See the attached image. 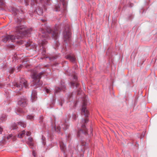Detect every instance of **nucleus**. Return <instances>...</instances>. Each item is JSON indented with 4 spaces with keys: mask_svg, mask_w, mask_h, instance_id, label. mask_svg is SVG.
I'll list each match as a JSON object with an SVG mask.
<instances>
[{
    "mask_svg": "<svg viewBox=\"0 0 157 157\" xmlns=\"http://www.w3.org/2000/svg\"><path fill=\"white\" fill-rule=\"evenodd\" d=\"M80 92V90H79V92H78V94H79V93Z\"/></svg>",
    "mask_w": 157,
    "mask_h": 157,
    "instance_id": "nucleus-45",
    "label": "nucleus"
},
{
    "mask_svg": "<svg viewBox=\"0 0 157 157\" xmlns=\"http://www.w3.org/2000/svg\"><path fill=\"white\" fill-rule=\"evenodd\" d=\"M26 99L24 97L21 98L19 100L18 102V104L21 106L24 107L27 105Z\"/></svg>",
    "mask_w": 157,
    "mask_h": 157,
    "instance_id": "nucleus-12",
    "label": "nucleus"
},
{
    "mask_svg": "<svg viewBox=\"0 0 157 157\" xmlns=\"http://www.w3.org/2000/svg\"><path fill=\"white\" fill-rule=\"evenodd\" d=\"M41 117H40V119H41Z\"/></svg>",
    "mask_w": 157,
    "mask_h": 157,
    "instance_id": "nucleus-49",
    "label": "nucleus"
},
{
    "mask_svg": "<svg viewBox=\"0 0 157 157\" xmlns=\"http://www.w3.org/2000/svg\"><path fill=\"white\" fill-rule=\"evenodd\" d=\"M42 122V120H41V121H40V122Z\"/></svg>",
    "mask_w": 157,
    "mask_h": 157,
    "instance_id": "nucleus-46",
    "label": "nucleus"
},
{
    "mask_svg": "<svg viewBox=\"0 0 157 157\" xmlns=\"http://www.w3.org/2000/svg\"><path fill=\"white\" fill-rule=\"evenodd\" d=\"M33 139L32 138L29 137L28 139V144L31 147H34V144L33 142Z\"/></svg>",
    "mask_w": 157,
    "mask_h": 157,
    "instance_id": "nucleus-18",
    "label": "nucleus"
},
{
    "mask_svg": "<svg viewBox=\"0 0 157 157\" xmlns=\"http://www.w3.org/2000/svg\"><path fill=\"white\" fill-rule=\"evenodd\" d=\"M2 86V85L0 83V88H1Z\"/></svg>",
    "mask_w": 157,
    "mask_h": 157,
    "instance_id": "nucleus-39",
    "label": "nucleus"
},
{
    "mask_svg": "<svg viewBox=\"0 0 157 157\" xmlns=\"http://www.w3.org/2000/svg\"><path fill=\"white\" fill-rule=\"evenodd\" d=\"M43 0H40V2L41 4L44 6L45 4H47V3L49 1V0H45L46 2H44L43 1ZM64 0H60V1L62 2V5L63 7L64 10L65 9V3L64 2Z\"/></svg>",
    "mask_w": 157,
    "mask_h": 157,
    "instance_id": "nucleus-15",
    "label": "nucleus"
},
{
    "mask_svg": "<svg viewBox=\"0 0 157 157\" xmlns=\"http://www.w3.org/2000/svg\"><path fill=\"white\" fill-rule=\"evenodd\" d=\"M45 90L46 92L47 93H49L50 92V89L47 87L45 88Z\"/></svg>",
    "mask_w": 157,
    "mask_h": 157,
    "instance_id": "nucleus-30",
    "label": "nucleus"
},
{
    "mask_svg": "<svg viewBox=\"0 0 157 157\" xmlns=\"http://www.w3.org/2000/svg\"><path fill=\"white\" fill-rule=\"evenodd\" d=\"M26 118L28 119L32 120L33 118V116L32 115H28L27 116Z\"/></svg>",
    "mask_w": 157,
    "mask_h": 157,
    "instance_id": "nucleus-29",
    "label": "nucleus"
},
{
    "mask_svg": "<svg viewBox=\"0 0 157 157\" xmlns=\"http://www.w3.org/2000/svg\"><path fill=\"white\" fill-rule=\"evenodd\" d=\"M20 125L23 128H25L26 127V123L24 122L20 121L17 124L14 123L12 125V128L13 129H15L17 128V125Z\"/></svg>",
    "mask_w": 157,
    "mask_h": 157,
    "instance_id": "nucleus-13",
    "label": "nucleus"
},
{
    "mask_svg": "<svg viewBox=\"0 0 157 157\" xmlns=\"http://www.w3.org/2000/svg\"><path fill=\"white\" fill-rule=\"evenodd\" d=\"M82 100L83 101V104L81 111L82 113L85 115L86 118L82 120L81 125V128L77 132V136L78 137H80L82 135H86L87 134V130L85 126V124H86L88 121V119L87 117H88L89 114V112L85 107L87 104V97L85 96V97H83Z\"/></svg>",
    "mask_w": 157,
    "mask_h": 157,
    "instance_id": "nucleus-3",
    "label": "nucleus"
},
{
    "mask_svg": "<svg viewBox=\"0 0 157 157\" xmlns=\"http://www.w3.org/2000/svg\"><path fill=\"white\" fill-rule=\"evenodd\" d=\"M32 154H33V156L34 157H36V153L34 151H33Z\"/></svg>",
    "mask_w": 157,
    "mask_h": 157,
    "instance_id": "nucleus-35",
    "label": "nucleus"
},
{
    "mask_svg": "<svg viewBox=\"0 0 157 157\" xmlns=\"http://www.w3.org/2000/svg\"><path fill=\"white\" fill-rule=\"evenodd\" d=\"M69 126V125L66 121H65L63 123L61 124V128L64 130L67 129Z\"/></svg>",
    "mask_w": 157,
    "mask_h": 157,
    "instance_id": "nucleus-16",
    "label": "nucleus"
},
{
    "mask_svg": "<svg viewBox=\"0 0 157 157\" xmlns=\"http://www.w3.org/2000/svg\"><path fill=\"white\" fill-rule=\"evenodd\" d=\"M14 71L15 69L13 68L10 67L9 69V71L10 74H12Z\"/></svg>",
    "mask_w": 157,
    "mask_h": 157,
    "instance_id": "nucleus-26",
    "label": "nucleus"
},
{
    "mask_svg": "<svg viewBox=\"0 0 157 157\" xmlns=\"http://www.w3.org/2000/svg\"><path fill=\"white\" fill-rule=\"evenodd\" d=\"M54 129L58 133H59L60 132V127L59 126L56 127V126H54Z\"/></svg>",
    "mask_w": 157,
    "mask_h": 157,
    "instance_id": "nucleus-23",
    "label": "nucleus"
},
{
    "mask_svg": "<svg viewBox=\"0 0 157 157\" xmlns=\"http://www.w3.org/2000/svg\"><path fill=\"white\" fill-rule=\"evenodd\" d=\"M11 10L12 14L15 16L14 18L15 21L19 23L24 18V14L23 11L21 9L18 10L12 7Z\"/></svg>",
    "mask_w": 157,
    "mask_h": 157,
    "instance_id": "nucleus-5",
    "label": "nucleus"
},
{
    "mask_svg": "<svg viewBox=\"0 0 157 157\" xmlns=\"http://www.w3.org/2000/svg\"><path fill=\"white\" fill-rule=\"evenodd\" d=\"M27 136H29L31 135V132H27L26 133Z\"/></svg>",
    "mask_w": 157,
    "mask_h": 157,
    "instance_id": "nucleus-33",
    "label": "nucleus"
},
{
    "mask_svg": "<svg viewBox=\"0 0 157 157\" xmlns=\"http://www.w3.org/2000/svg\"><path fill=\"white\" fill-rule=\"evenodd\" d=\"M32 43L30 41L27 42H26L25 43V45L26 47H32V46H33V45H32Z\"/></svg>",
    "mask_w": 157,
    "mask_h": 157,
    "instance_id": "nucleus-24",
    "label": "nucleus"
},
{
    "mask_svg": "<svg viewBox=\"0 0 157 157\" xmlns=\"http://www.w3.org/2000/svg\"><path fill=\"white\" fill-rule=\"evenodd\" d=\"M17 36L14 35H6L2 36V41L4 42L11 40L12 42H17L16 40L19 39L23 36L25 37L29 36L32 29L30 28L25 30L24 26H20L16 28Z\"/></svg>",
    "mask_w": 157,
    "mask_h": 157,
    "instance_id": "nucleus-2",
    "label": "nucleus"
},
{
    "mask_svg": "<svg viewBox=\"0 0 157 157\" xmlns=\"http://www.w3.org/2000/svg\"><path fill=\"white\" fill-rule=\"evenodd\" d=\"M71 33L69 28L65 29L64 32V41L66 43H69L71 40Z\"/></svg>",
    "mask_w": 157,
    "mask_h": 157,
    "instance_id": "nucleus-8",
    "label": "nucleus"
},
{
    "mask_svg": "<svg viewBox=\"0 0 157 157\" xmlns=\"http://www.w3.org/2000/svg\"><path fill=\"white\" fill-rule=\"evenodd\" d=\"M41 21H42L43 22H44L45 21V20L43 19H41Z\"/></svg>",
    "mask_w": 157,
    "mask_h": 157,
    "instance_id": "nucleus-41",
    "label": "nucleus"
},
{
    "mask_svg": "<svg viewBox=\"0 0 157 157\" xmlns=\"http://www.w3.org/2000/svg\"><path fill=\"white\" fill-rule=\"evenodd\" d=\"M73 82H71V86H75L76 88H77L78 90L79 89L80 87H79V84L76 81L77 80V76L75 75H74L73 76Z\"/></svg>",
    "mask_w": 157,
    "mask_h": 157,
    "instance_id": "nucleus-11",
    "label": "nucleus"
},
{
    "mask_svg": "<svg viewBox=\"0 0 157 157\" xmlns=\"http://www.w3.org/2000/svg\"><path fill=\"white\" fill-rule=\"evenodd\" d=\"M28 5V3H26V5Z\"/></svg>",
    "mask_w": 157,
    "mask_h": 157,
    "instance_id": "nucleus-44",
    "label": "nucleus"
},
{
    "mask_svg": "<svg viewBox=\"0 0 157 157\" xmlns=\"http://www.w3.org/2000/svg\"><path fill=\"white\" fill-rule=\"evenodd\" d=\"M29 14H30L31 16V15H32V14L31 13H29Z\"/></svg>",
    "mask_w": 157,
    "mask_h": 157,
    "instance_id": "nucleus-42",
    "label": "nucleus"
},
{
    "mask_svg": "<svg viewBox=\"0 0 157 157\" xmlns=\"http://www.w3.org/2000/svg\"><path fill=\"white\" fill-rule=\"evenodd\" d=\"M72 117L75 120L77 118V116L76 114H73L72 115Z\"/></svg>",
    "mask_w": 157,
    "mask_h": 157,
    "instance_id": "nucleus-31",
    "label": "nucleus"
},
{
    "mask_svg": "<svg viewBox=\"0 0 157 157\" xmlns=\"http://www.w3.org/2000/svg\"><path fill=\"white\" fill-rule=\"evenodd\" d=\"M4 4V0H0V5H2Z\"/></svg>",
    "mask_w": 157,
    "mask_h": 157,
    "instance_id": "nucleus-32",
    "label": "nucleus"
},
{
    "mask_svg": "<svg viewBox=\"0 0 157 157\" xmlns=\"http://www.w3.org/2000/svg\"><path fill=\"white\" fill-rule=\"evenodd\" d=\"M66 90V87L65 86L64 83H63L61 85L60 87H56L55 89L54 94L56 95V94H58L59 92L62 90L64 92Z\"/></svg>",
    "mask_w": 157,
    "mask_h": 157,
    "instance_id": "nucleus-10",
    "label": "nucleus"
},
{
    "mask_svg": "<svg viewBox=\"0 0 157 157\" xmlns=\"http://www.w3.org/2000/svg\"><path fill=\"white\" fill-rule=\"evenodd\" d=\"M41 139L42 140L43 144L45 145V138L43 136H42Z\"/></svg>",
    "mask_w": 157,
    "mask_h": 157,
    "instance_id": "nucleus-28",
    "label": "nucleus"
},
{
    "mask_svg": "<svg viewBox=\"0 0 157 157\" xmlns=\"http://www.w3.org/2000/svg\"><path fill=\"white\" fill-rule=\"evenodd\" d=\"M13 87L14 88H17L19 90H21L24 86L26 88L28 87V85L27 83V81L24 78L21 79L19 83H18L15 82L13 84Z\"/></svg>",
    "mask_w": 157,
    "mask_h": 157,
    "instance_id": "nucleus-7",
    "label": "nucleus"
},
{
    "mask_svg": "<svg viewBox=\"0 0 157 157\" xmlns=\"http://www.w3.org/2000/svg\"><path fill=\"white\" fill-rule=\"evenodd\" d=\"M44 74L43 72L37 73L36 71H35L32 72L31 77L33 79V86L38 85V86H40L42 85L43 83L40 80V79Z\"/></svg>",
    "mask_w": 157,
    "mask_h": 157,
    "instance_id": "nucleus-4",
    "label": "nucleus"
},
{
    "mask_svg": "<svg viewBox=\"0 0 157 157\" xmlns=\"http://www.w3.org/2000/svg\"><path fill=\"white\" fill-rule=\"evenodd\" d=\"M133 6V4L132 3H130L129 4V6L130 7H132Z\"/></svg>",
    "mask_w": 157,
    "mask_h": 157,
    "instance_id": "nucleus-37",
    "label": "nucleus"
},
{
    "mask_svg": "<svg viewBox=\"0 0 157 157\" xmlns=\"http://www.w3.org/2000/svg\"><path fill=\"white\" fill-rule=\"evenodd\" d=\"M63 102V100H62L61 101H60L59 104L61 106H62Z\"/></svg>",
    "mask_w": 157,
    "mask_h": 157,
    "instance_id": "nucleus-34",
    "label": "nucleus"
},
{
    "mask_svg": "<svg viewBox=\"0 0 157 157\" xmlns=\"http://www.w3.org/2000/svg\"><path fill=\"white\" fill-rule=\"evenodd\" d=\"M61 84H63V83H64V82H63V83H62V82H61Z\"/></svg>",
    "mask_w": 157,
    "mask_h": 157,
    "instance_id": "nucleus-47",
    "label": "nucleus"
},
{
    "mask_svg": "<svg viewBox=\"0 0 157 157\" xmlns=\"http://www.w3.org/2000/svg\"><path fill=\"white\" fill-rule=\"evenodd\" d=\"M93 131V129L92 128H90V132L91 133H92Z\"/></svg>",
    "mask_w": 157,
    "mask_h": 157,
    "instance_id": "nucleus-38",
    "label": "nucleus"
},
{
    "mask_svg": "<svg viewBox=\"0 0 157 157\" xmlns=\"http://www.w3.org/2000/svg\"><path fill=\"white\" fill-rule=\"evenodd\" d=\"M79 124H77V125H79Z\"/></svg>",
    "mask_w": 157,
    "mask_h": 157,
    "instance_id": "nucleus-48",
    "label": "nucleus"
},
{
    "mask_svg": "<svg viewBox=\"0 0 157 157\" xmlns=\"http://www.w3.org/2000/svg\"><path fill=\"white\" fill-rule=\"evenodd\" d=\"M33 48H35V47H36V46H35V45H34V46H33Z\"/></svg>",
    "mask_w": 157,
    "mask_h": 157,
    "instance_id": "nucleus-43",
    "label": "nucleus"
},
{
    "mask_svg": "<svg viewBox=\"0 0 157 157\" xmlns=\"http://www.w3.org/2000/svg\"><path fill=\"white\" fill-rule=\"evenodd\" d=\"M16 113L17 114H18V113H24V112L23 111V110L21 108H17L16 109Z\"/></svg>",
    "mask_w": 157,
    "mask_h": 157,
    "instance_id": "nucleus-22",
    "label": "nucleus"
},
{
    "mask_svg": "<svg viewBox=\"0 0 157 157\" xmlns=\"http://www.w3.org/2000/svg\"><path fill=\"white\" fill-rule=\"evenodd\" d=\"M55 10L56 11H58L61 10L59 4L56 6Z\"/></svg>",
    "mask_w": 157,
    "mask_h": 157,
    "instance_id": "nucleus-25",
    "label": "nucleus"
},
{
    "mask_svg": "<svg viewBox=\"0 0 157 157\" xmlns=\"http://www.w3.org/2000/svg\"><path fill=\"white\" fill-rule=\"evenodd\" d=\"M61 6V5H59V6Z\"/></svg>",
    "mask_w": 157,
    "mask_h": 157,
    "instance_id": "nucleus-50",
    "label": "nucleus"
},
{
    "mask_svg": "<svg viewBox=\"0 0 157 157\" xmlns=\"http://www.w3.org/2000/svg\"><path fill=\"white\" fill-rule=\"evenodd\" d=\"M66 59H69L72 62H74L75 60V58L70 55H67L66 56Z\"/></svg>",
    "mask_w": 157,
    "mask_h": 157,
    "instance_id": "nucleus-19",
    "label": "nucleus"
},
{
    "mask_svg": "<svg viewBox=\"0 0 157 157\" xmlns=\"http://www.w3.org/2000/svg\"><path fill=\"white\" fill-rule=\"evenodd\" d=\"M43 26H44V27H43L40 29V31L42 34L39 43L40 44V48L42 47L40 49L41 53L44 56L43 57L40 58V59H43L45 58H49L50 60H54L57 58L56 56H53L51 57L46 56V50L45 48V45L47 43V40L49 38V34H51L52 38L55 40L58 38L59 36V31L57 29H55L53 30L50 27L45 24Z\"/></svg>",
    "mask_w": 157,
    "mask_h": 157,
    "instance_id": "nucleus-1",
    "label": "nucleus"
},
{
    "mask_svg": "<svg viewBox=\"0 0 157 157\" xmlns=\"http://www.w3.org/2000/svg\"><path fill=\"white\" fill-rule=\"evenodd\" d=\"M6 118V116L5 115L3 114L0 118V123L2 122L3 121H5Z\"/></svg>",
    "mask_w": 157,
    "mask_h": 157,
    "instance_id": "nucleus-21",
    "label": "nucleus"
},
{
    "mask_svg": "<svg viewBox=\"0 0 157 157\" xmlns=\"http://www.w3.org/2000/svg\"><path fill=\"white\" fill-rule=\"evenodd\" d=\"M2 128L0 127V134L2 133Z\"/></svg>",
    "mask_w": 157,
    "mask_h": 157,
    "instance_id": "nucleus-36",
    "label": "nucleus"
},
{
    "mask_svg": "<svg viewBox=\"0 0 157 157\" xmlns=\"http://www.w3.org/2000/svg\"><path fill=\"white\" fill-rule=\"evenodd\" d=\"M60 147L62 151H64L66 149V145L61 141H59Z\"/></svg>",
    "mask_w": 157,
    "mask_h": 157,
    "instance_id": "nucleus-17",
    "label": "nucleus"
},
{
    "mask_svg": "<svg viewBox=\"0 0 157 157\" xmlns=\"http://www.w3.org/2000/svg\"><path fill=\"white\" fill-rule=\"evenodd\" d=\"M25 131L23 130L18 134V137L20 138H21L25 135Z\"/></svg>",
    "mask_w": 157,
    "mask_h": 157,
    "instance_id": "nucleus-20",
    "label": "nucleus"
},
{
    "mask_svg": "<svg viewBox=\"0 0 157 157\" xmlns=\"http://www.w3.org/2000/svg\"><path fill=\"white\" fill-rule=\"evenodd\" d=\"M6 139L7 140H12L13 141H15L16 139V136L11 134L5 136L4 138L0 141V145L2 146L5 144L6 142Z\"/></svg>",
    "mask_w": 157,
    "mask_h": 157,
    "instance_id": "nucleus-9",
    "label": "nucleus"
},
{
    "mask_svg": "<svg viewBox=\"0 0 157 157\" xmlns=\"http://www.w3.org/2000/svg\"><path fill=\"white\" fill-rule=\"evenodd\" d=\"M28 3H30L32 6L34 7V6L36 5L37 7L36 9L34 11V13H36L38 15H41L43 14V11L42 9L40 8V6H39V4L37 1V0H28Z\"/></svg>",
    "mask_w": 157,
    "mask_h": 157,
    "instance_id": "nucleus-6",
    "label": "nucleus"
},
{
    "mask_svg": "<svg viewBox=\"0 0 157 157\" xmlns=\"http://www.w3.org/2000/svg\"><path fill=\"white\" fill-rule=\"evenodd\" d=\"M77 101H76V103H75V105H74L75 107L76 106V105H77Z\"/></svg>",
    "mask_w": 157,
    "mask_h": 157,
    "instance_id": "nucleus-40",
    "label": "nucleus"
},
{
    "mask_svg": "<svg viewBox=\"0 0 157 157\" xmlns=\"http://www.w3.org/2000/svg\"><path fill=\"white\" fill-rule=\"evenodd\" d=\"M37 98V92L36 90H34L33 91L32 93L31 100L32 102H33L36 100Z\"/></svg>",
    "mask_w": 157,
    "mask_h": 157,
    "instance_id": "nucleus-14",
    "label": "nucleus"
},
{
    "mask_svg": "<svg viewBox=\"0 0 157 157\" xmlns=\"http://www.w3.org/2000/svg\"><path fill=\"white\" fill-rule=\"evenodd\" d=\"M22 65L21 64L19 65V66L18 67H17V70H15V71L16 72H18L19 71H20V68H21V67H22Z\"/></svg>",
    "mask_w": 157,
    "mask_h": 157,
    "instance_id": "nucleus-27",
    "label": "nucleus"
}]
</instances>
